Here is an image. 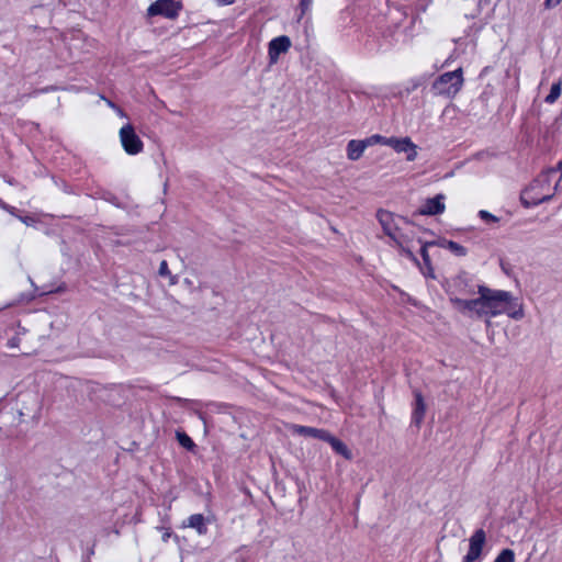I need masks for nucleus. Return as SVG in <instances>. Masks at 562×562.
Instances as JSON below:
<instances>
[{
	"label": "nucleus",
	"mask_w": 562,
	"mask_h": 562,
	"mask_svg": "<svg viewBox=\"0 0 562 562\" xmlns=\"http://www.w3.org/2000/svg\"><path fill=\"white\" fill-rule=\"evenodd\" d=\"M387 138L389 137H385V136H382L379 134H374L370 137L364 138V140H366L368 147L375 145V144H381V145L385 146V142H387Z\"/></svg>",
	"instance_id": "nucleus-21"
},
{
	"label": "nucleus",
	"mask_w": 562,
	"mask_h": 562,
	"mask_svg": "<svg viewBox=\"0 0 562 562\" xmlns=\"http://www.w3.org/2000/svg\"><path fill=\"white\" fill-rule=\"evenodd\" d=\"M562 0H544L543 5L546 9L555 8Z\"/></svg>",
	"instance_id": "nucleus-25"
},
{
	"label": "nucleus",
	"mask_w": 562,
	"mask_h": 562,
	"mask_svg": "<svg viewBox=\"0 0 562 562\" xmlns=\"http://www.w3.org/2000/svg\"><path fill=\"white\" fill-rule=\"evenodd\" d=\"M485 531L483 529H477L470 538V546L468 553L463 557L462 562H473L475 561L482 552L483 546L485 543Z\"/></svg>",
	"instance_id": "nucleus-9"
},
{
	"label": "nucleus",
	"mask_w": 562,
	"mask_h": 562,
	"mask_svg": "<svg viewBox=\"0 0 562 562\" xmlns=\"http://www.w3.org/2000/svg\"><path fill=\"white\" fill-rule=\"evenodd\" d=\"M463 86V71L458 68L453 71H447L440 75L431 85V92L435 95L453 98Z\"/></svg>",
	"instance_id": "nucleus-3"
},
{
	"label": "nucleus",
	"mask_w": 562,
	"mask_h": 562,
	"mask_svg": "<svg viewBox=\"0 0 562 562\" xmlns=\"http://www.w3.org/2000/svg\"><path fill=\"white\" fill-rule=\"evenodd\" d=\"M158 273L161 277L170 276V271H169L168 263L166 260H162L160 262Z\"/></svg>",
	"instance_id": "nucleus-24"
},
{
	"label": "nucleus",
	"mask_w": 562,
	"mask_h": 562,
	"mask_svg": "<svg viewBox=\"0 0 562 562\" xmlns=\"http://www.w3.org/2000/svg\"><path fill=\"white\" fill-rule=\"evenodd\" d=\"M291 47V40L286 35L272 38L268 46L269 64L273 65L279 60L281 54H285Z\"/></svg>",
	"instance_id": "nucleus-8"
},
{
	"label": "nucleus",
	"mask_w": 562,
	"mask_h": 562,
	"mask_svg": "<svg viewBox=\"0 0 562 562\" xmlns=\"http://www.w3.org/2000/svg\"><path fill=\"white\" fill-rule=\"evenodd\" d=\"M109 103V106L113 108V109H116L117 106L112 102V101H108Z\"/></svg>",
	"instance_id": "nucleus-34"
},
{
	"label": "nucleus",
	"mask_w": 562,
	"mask_h": 562,
	"mask_svg": "<svg viewBox=\"0 0 562 562\" xmlns=\"http://www.w3.org/2000/svg\"><path fill=\"white\" fill-rule=\"evenodd\" d=\"M120 140L124 151L128 155L134 156L143 151L144 143L130 123L121 127Z\"/></svg>",
	"instance_id": "nucleus-4"
},
{
	"label": "nucleus",
	"mask_w": 562,
	"mask_h": 562,
	"mask_svg": "<svg viewBox=\"0 0 562 562\" xmlns=\"http://www.w3.org/2000/svg\"><path fill=\"white\" fill-rule=\"evenodd\" d=\"M313 0H301L299 4V20H301L312 8Z\"/></svg>",
	"instance_id": "nucleus-22"
},
{
	"label": "nucleus",
	"mask_w": 562,
	"mask_h": 562,
	"mask_svg": "<svg viewBox=\"0 0 562 562\" xmlns=\"http://www.w3.org/2000/svg\"><path fill=\"white\" fill-rule=\"evenodd\" d=\"M494 562H515V553L512 549H503Z\"/></svg>",
	"instance_id": "nucleus-20"
},
{
	"label": "nucleus",
	"mask_w": 562,
	"mask_h": 562,
	"mask_svg": "<svg viewBox=\"0 0 562 562\" xmlns=\"http://www.w3.org/2000/svg\"><path fill=\"white\" fill-rule=\"evenodd\" d=\"M176 438L181 447L191 452L195 451L196 445L188 434H186L184 431L177 430Z\"/></svg>",
	"instance_id": "nucleus-18"
},
{
	"label": "nucleus",
	"mask_w": 562,
	"mask_h": 562,
	"mask_svg": "<svg viewBox=\"0 0 562 562\" xmlns=\"http://www.w3.org/2000/svg\"><path fill=\"white\" fill-rule=\"evenodd\" d=\"M293 432L304 437L316 438L322 441H326L329 432L325 429H319L310 426L294 425Z\"/></svg>",
	"instance_id": "nucleus-12"
},
{
	"label": "nucleus",
	"mask_w": 562,
	"mask_h": 562,
	"mask_svg": "<svg viewBox=\"0 0 562 562\" xmlns=\"http://www.w3.org/2000/svg\"><path fill=\"white\" fill-rule=\"evenodd\" d=\"M19 344H20V338L18 337H12L8 340L7 342V346L9 348H18L19 347Z\"/></svg>",
	"instance_id": "nucleus-26"
},
{
	"label": "nucleus",
	"mask_w": 562,
	"mask_h": 562,
	"mask_svg": "<svg viewBox=\"0 0 562 562\" xmlns=\"http://www.w3.org/2000/svg\"><path fill=\"white\" fill-rule=\"evenodd\" d=\"M172 400L182 406H184L189 403V400L182 398V397H172Z\"/></svg>",
	"instance_id": "nucleus-28"
},
{
	"label": "nucleus",
	"mask_w": 562,
	"mask_h": 562,
	"mask_svg": "<svg viewBox=\"0 0 562 562\" xmlns=\"http://www.w3.org/2000/svg\"><path fill=\"white\" fill-rule=\"evenodd\" d=\"M555 169H548L540 173L520 194V202L526 207H533L541 203L552 200L553 193H550L551 176Z\"/></svg>",
	"instance_id": "nucleus-2"
},
{
	"label": "nucleus",
	"mask_w": 562,
	"mask_h": 562,
	"mask_svg": "<svg viewBox=\"0 0 562 562\" xmlns=\"http://www.w3.org/2000/svg\"><path fill=\"white\" fill-rule=\"evenodd\" d=\"M445 199L446 196L442 193H439L434 198L427 199L417 211V214L430 216L442 214L446 210V205L443 203Z\"/></svg>",
	"instance_id": "nucleus-10"
},
{
	"label": "nucleus",
	"mask_w": 562,
	"mask_h": 562,
	"mask_svg": "<svg viewBox=\"0 0 562 562\" xmlns=\"http://www.w3.org/2000/svg\"><path fill=\"white\" fill-rule=\"evenodd\" d=\"M561 179H562V177H560V178H559V180L557 181V183L554 184V187H553V192H552L553 194H554V192H557V191H558V189L560 188Z\"/></svg>",
	"instance_id": "nucleus-31"
},
{
	"label": "nucleus",
	"mask_w": 562,
	"mask_h": 562,
	"mask_svg": "<svg viewBox=\"0 0 562 562\" xmlns=\"http://www.w3.org/2000/svg\"><path fill=\"white\" fill-rule=\"evenodd\" d=\"M169 536H170L169 533H165V535L162 536V540H164V541H166V540H167V538H168Z\"/></svg>",
	"instance_id": "nucleus-37"
},
{
	"label": "nucleus",
	"mask_w": 562,
	"mask_h": 562,
	"mask_svg": "<svg viewBox=\"0 0 562 562\" xmlns=\"http://www.w3.org/2000/svg\"><path fill=\"white\" fill-rule=\"evenodd\" d=\"M376 217L385 235L392 238L398 246H402V235L400 234V228L395 223L393 213L385 210H379L376 213Z\"/></svg>",
	"instance_id": "nucleus-7"
},
{
	"label": "nucleus",
	"mask_w": 562,
	"mask_h": 562,
	"mask_svg": "<svg viewBox=\"0 0 562 562\" xmlns=\"http://www.w3.org/2000/svg\"><path fill=\"white\" fill-rule=\"evenodd\" d=\"M479 216H480L481 220H483V221H485L487 223H490V222H492V223L498 222V218L495 215H493L492 213H490L488 211H485V210H481L479 212Z\"/></svg>",
	"instance_id": "nucleus-23"
},
{
	"label": "nucleus",
	"mask_w": 562,
	"mask_h": 562,
	"mask_svg": "<svg viewBox=\"0 0 562 562\" xmlns=\"http://www.w3.org/2000/svg\"><path fill=\"white\" fill-rule=\"evenodd\" d=\"M19 218L27 226L33 225L36 222L35 218L32 216H19Z\"/></svg>",
	"instance_id": "nucleus-27"
},
{
	"label": "nucleus",
	"mask_w": 562,
	"mask_h": 562,
	"mask_svg": "<svg viewBox=\"0 0 562 562\" xmlns=\"http://www.w3.org/2000/svg\"><path fill=\"white\" fill-rule=\"evenodd\" d=\"M413 394L414 403L412 412V424L419 428L425 417L426 404L420 391L414 390Z\"/></svg>",
	"instance_id": "nucleus-11"
},
{
	"label": "nucleus",
	"mask_w": 562,
	"mask_h": 562,
	"mask_svg": "<svg viewBox=\"0 0 562 562\" xmlns=\"http://www.w3.org/2000/svg\"><path fill=\"white\" fill-rule=\"evenodd\" d=\"M325 442H328L337 454L344 457L346 460H351L352 453L350 449L340 439L329 434Z\"/></svg>",
	"instance_id": "nucleus-14"
},
{
	"label": "nucleus",
	"mask_w": 562,
	"mask_h": 562,
	"mask_svg": "<svg viewBox=\"0 0 562 562\" xmlns=\"http://www.w3.org/2000/svg\"><path fill=\"white\" fill-rule=\"evenodd\" d=\"M405 254L407 255V257H409L411 259H413L414 261L418 262L416 257L414 256V254L411 251V250H404Z\"/></svg>",
	"instance_id": "nucleus-30"
},
{
	"label": "nucleus",
	"mask_w": 562,
	"mask_h": 562,
	"mask_svg": "<svg viewBox=\"0 0 562 562\" xmlns=\"http://www.w3.org/2000/svg\"><path fill=\"white\" fill-rule=\"evenodd\" d=\"M385 146L393 148L398 154H406L407 161H414L417 158V145L408 137H389Z\"/></svg>",
	"instance_id": "nucleus-6"
},
{
	"label": "nucleus",
	"mask_w": 562,
	"mask_h": 562,
	"mask_svg": "<svg viewBox=\"0 0 562 562\" xmlns=\"http://www.w3.org/2000/svg\"><path fill=\"white\" fill-rule=\"evenodd\" d=\"M364 139H351L347 145V157L349 160H358L367 148Z\"/></svg>",
	"instance_id": "nucleus-13"
},
{
	"label": "nucleus",
	"mask_w": 562,
	"mask_h": 562,
	"mask_svg": "<svg viewBox=\"0 0 562 562\" xmlns=\"http://www.w3.org/2000/svg\"><path fill=\"white\" fill-rule=\"evenodd\" d=\"M562 83L561 81L554 82L551 86L549 94L546 97L544 101L549 104L554 103L561 95Z\"/></svg>",
	"instance_id": "nucleus-19"
},
{
	"label": "nucleus",
	"mask_w": 562,
	"mask_h": 562,
	"mask_svg": "<svg viewBox=\"0 0 562 562\" xmlns=\"http://www.w3.org/2000/svg\"><path fill=\"white\" fill-rule=\"evenodd\" d=\"M187 521L186 526L195 529L199 535H205L207 532L205 517L202 514H193L188 517Z\"/></svg>",
	"instance_id": "nucleus-15"
},
{
	"label": "nucleus",
	"mask_w": 562,
	"mask_h": 562,
	"mask_svg": "<svg viewBox=\"0 0 562 562\" xmlns=\"http://www.w3.org/2000/svg\"><path fill=\"white\" fill-rule=\"evenodd\" d=\"M220 4H232L235 2V0H216Z\"/></svg>",
	"instance_id": "nucleus-29"
},
{
	"label": "nucleus",
	"mask_w": 562,
	"mask_h": 562,
	"mask_svg": "<svg viewBox=\"0 0 562 562\" xmlns=\"http://www.w3.org/2000/svg\"><path fill=\"white\" fill-rule=\"evenodd\" d=\"M2 202V200L0 199V203Z\"/></svg>",
	"instance_id": "nucleus-38"
},
{
	"label": "nucleus",
	"mask_w": 562,
	"mask_h": 562,
	"mask_svg": "<svg viewBox=\"0 0 562 562\" xmlns=\"http://www.w3.org/2000/svg\"><path fill=\"white\" fill-rule=\"evenodd\" d=\"M0 206L4 210H9V205L5 204L3 201L0 203Z\"/></svg>",
	"instance_id": "nucleus-33"
},
{
	"label": "nucleus",
	"mask_w": 562,
	"mask_h": 562,
	"mask_svg": "<svg viewBox=\"0 0 562 562\" xmlns=\"http://www.w3.org/2000/svg\"><path fill=\"white\" fill-rule=\"evenodd\" d=\"M182 9V3L177 0H156L148 9V16L161 15L164 18L173 20L176 19Z\"/></svg>",
	"instance_id": "nucleus-5"
},
{
	"label": "nucleus",
	"mask_w": 562,
	"mask_h": 562,
	"mask_svg": "<svg viewBox=\"0 0 562 562\" xmlns=\"http://www.w3.org/2000/svg\"><path fill=\"white\" fill-rule=\"evenodd\" d=\"M14 210H15V209H14L13 206H10V205H9V210H7V211L13 214Z\"/></svg>",
	"instance_id": "nucleus-36"
},
{
	"label": "nucleus",
	"mask_w": 562,
	"mask_h": 562,
	"mask_svg": "<svg viewBox=\"0 0 562 562\" xmlns=\"http://www.w3.org/2000/svg\"><path fill=\"white\" fill-rule=\"evenodd\" d=\"M454 292L460 295H474L479 297L464 300L458 296H451V303L462 313H471L476 317H495L506 314L513 319H521L524 310L518 300L508 291L492 290L483 284L475 282L473 276L468 272L459 273L452 280Z\"/></svg>",
	"instance_id": "nucleus-1"
},
{
	"label": "nucleus",
	"mask_w": 562,
	"mask_h": 562,
	"mask_svg": "<svg viewBox=\"0 0 562 562\" xmlns=\"http://www.w3.org/2000/svg\"><path fill=\"white\" fill-rule=\"evenodd\" d=\"M434 245H436V243L430 241V243L424 244L422 246V248H420V256L423 258V261H424V265H425V269H426V270H424L422 268V272L424 273V276L431 277V278H434V273H432L434 270H432V267H431V261H430V257H429L427 248L429 246H434Z\"/></svg>",
	"instance_id": "nucleus-16"
},
{
	"label": "nucleus",
	"mask_w": 562,
	"mask_h": 562,
	"mask_svg": "<svg viewBox=\"0 0 562 562\" xmlns=\"http://www.w3.org/2000/svg\"><path fill=\"white\" fill-rule=\"evenodd\" d=\"M441 247L449 249L451 252H453L458 257H464L468 254V250L462 245L453 241V240H447L443 239L439 244Z\"/></svg>",
	"instance_id": "nucleus-17"
},
{
	"label": "nucleus",
	"mask_w": 562,
	"mask_h": 562,
	"mask_svg": "<svg viewBox=\"0 0 562 562\" xmlns=\"http://www.w3.org/2000/svg\"><path fill=\"white\" fill-rule=\"evenodd\" d=\"M554 169H555V172L557 171L562 172V159L558 162V165H557V167Z\"/></svg>",
	"instance_id": "nucleus-32"
},
{
	"label": "nucleus",
	"mask_w": 562,
	"mask_h": 562,
	"mask_svg": "<svg viewBox=\"0 0 562 562\" xmlns=\"http://www.w3.org/2000/svg\"><path fill=\"white\" fill-rule=\"evenodd\" d=\"M116 110H117V112H119V115H121V116H124V115H125V114H124V112H123L120 108H116Z\"/></svg>",
	"instance_id": "nucleus-35"
}]
</instances>
